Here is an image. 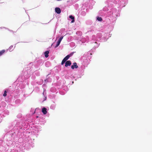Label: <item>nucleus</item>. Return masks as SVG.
I'll use <instances>...</instances> for the list:
<instances>
[{"label":"nucleus","instance_id":"obj_2","mask_svg":"<svg viewBox=\"0 0 152 152\" xmlns=\"http://www.w3.org/2000/svg\"><path fill=\"white\" fill-rule=\"evenodd\" d=\"M0 28L2 29H3V28H5V29H7V30H8L9 31H10L11 32H12L13 33H16V31H13V30H10V29H9V28H6L5 27H1Z\"/></svg>","mask_w":152,"mask_h":152},{"label":"nucleus","instance_id":"obj_7","mask_svg":"<svg viewBox=\"0 0 152 152\" xmlns=\"http://www.w3.org/2000/svg\"><path fill=\"white\" fill-rule=\"evenodd\" d=\"M97 19L99 21H102V18L101 17H97Z\"/></svg>","mask_w":152,"mask_h":152},{"label":"nucleus","instance_id":"obj_14","mask_svg":"<svg viewBox=\"0 0 152 152\" xmlns=\"http://www.w3.org/2000/svg\"><path fill=\"white\" fill-rule=\"evenodd\" d=\"M57 38V35H56V38Z\"/></svg>","mask_w":152,"mask_h":152},{"label":"nucleus","instance_id":"obj_1","mask_svg":"<svg viewBox=\"0 0 152 152\" xmlns=\"http://www.w3.org/2000/svg\"><path fill=\"white\" fill-rule=\"evenodd\" d=\"M55 14H54L53 15V18H52V19H51L50 21L48 22V23H41L42 24H47L48 23H49L52 20H53V18H54V15H55L56 18H57V7H56L55 8Z\"/></svg>","mask_w":152,"mask_h":152},{"label":"nucleus","instance_id":"obj_10","mask_svg":"<svg viewBox=\"0 0 152 152\" xmlns=\"http://www.w3.org/2000/svg\"><path fill=\"white\" fill-rule=\"evenodd\" d=\"M7 92L6 91H5L4 92V93L3 94V96L4 97H5L7 96Z\"/></svg>","mask_w":152,"mask_h":152},{"label":"nucleus","instance_id":"obj_8","mask_svg":"<svg viewBox=\"0 0 152 152\" xmlns=\"http://www.w3.org/2000/svg\"><path fill=\"white\" fill-rule=\"evenodd\" d=\"M57 28V22L56 23V25H55V30L54 31V34H55L56 31V29Z\"/></svg>","mask_w":152,"mask_h":152},{"label":"nucleus","instance_id":"obj_18","mask_svg":"<svg viewBox=\"0 0 152 152\" xmlns=\"http://www.w3.org/2000/svg\"><path fill=\"white\" fill-rule=\"evenodd\" d=\"M63 37H61L60 38H63Z\"/></svg>","mask_w":152,"mask_h":152},{"label":"nucleus","instance_id":"obj_5","mask_svg":"<svg viewBox=\"0 0 152 152\" xmlns=\"http://www.w3.org/2000/svg\"><path fill=\"white\" fill-rule=\"evenodd\" d=\"M69 18H70L72 20L71 21L72 23H73L74 22L75 20H74V17L72 15H70L69 17Z\"/></svg>","mask_w":152,"mask_h":152},{"label":"nucleus","instance_id":"obj_9","mask_svg":"<svg viewBox=\"0 0 152 152\" xmlns=\"http://www.w3.org/2000/svg\"><path fill=\"white\" fill-rule=\"evenodd\" d=\"M47 97L46 96H44L42 98V99L43 101H45L46 100Z\"/></svg>","mask_w":152,"mask_h":152},{"label":"nucleus","instance_id":"obj_13","mask_svg":"<svg viewBox=\"0 0 152 152\" xmlns=\"http://www.w3.org/2000/svg\"><path fill=\"white\" fill-rule=\"evenodd\" d=\"M54 35L53 37L52 38H55V37H54Z\"/></svg>","mask_w":152,"mask_h":152},{"label":"nucleus","instance_id":"obj_15","mask_svg":"<svg viewBox=\"0 0 152 152\" xmlns=\"http://www.w3.org/2000/svg\"><path fill=\"white\" fill-rule=\"evenodd\" d=\"M57 47V44L55 46V47Z\"/></svg>","mask_w":152,"mask_h":152},{"label":"nucleus","instance_id":"obj_4","mask_svg":"<svg viewBox=\"0 0 152 152\" xmlns=\"http://www.w3.org/2000/svg\"><path fill=\"white\" fill-rule=\"evenodd\" d=\"M49 52L48 51H46L44 52V55L45 56V57L46 58H47L48 57V56H49L48 54H49Z\"/></svg>","mask_w":152,"mask_h":152},{"label":"nucleus","instance_id":"obj_6","mask_svg":"<svg viewBox=\"0 0 152 152\" xmlns=\"http://www.w3.org/2000/svg\"><path fill=\"white\" fill-rule=\"evenodd\" d=\"M5 52V50H1L0 51V56L2 55Z\"/></svg>","mask_w":152,"mask_h":152},{"label":"nucleus","instance_id":"obj_12","mask_svg":"<svg viewBox=\"0 0 152 152\" xmlns=\"http://www.w3.org/2000/svg\"><path fill=\"white\" fill-rule=\"evenodd\" d=\"M23 2V3H24V1H23V0H21Z\"/></svg>","mask_w":152,"mask_h":152},{"label":"nucleus","instance_id":"obj_17","mask_svg":"<svg viewBox=\"0 0 152 152\" xmlns=\"http://www.w3.org/2000/svg\"><path fill=\"white\" fill-rule=\"evenodd\" d=\"M26 11V13H28V12H26V11Z\"/></svg>","mask_w":152,"mask_h":152},{"label":"nucleus","instance_id":"obj_11","mask_svg":"<svg viewBox=\"0 0 152 152\" xmlns=\"http://www.w3.org/2000/svg\"><path fill=\"white\" fill-rule=\"evenodd\" d=\"M61 12V10L58 7V14H60Z\"/></svg>","mask_w":152,"mask_h":152},{"label":"nucleus","instance_id":"obj_3","mask_svg":"<svg viewBox=\"0 0 152 152\" xmlns=\"http://www.w3.org/2000/svg\"><path fill=\"white\" fill-rule=\"evenodd\" d=\"M42 112L44 114H46L47 113V109L45 107H43L42 109Z\"/></svg>","mask_w":152,"mask_h":152},{"label":"nucleus","instance_id":"obj_16","mask_svg":"<svg viewBox=\"0 0 152 152\" xmlns=\"http://www.w3.org/2000/svg\"><path fill=\"white\" fill-rule=\"evenodd\" d=\"M28 15V17H29V20H30V17H29V15Z\"/></svg>","mask_w":152,"mask_h":152}]
</instances>
